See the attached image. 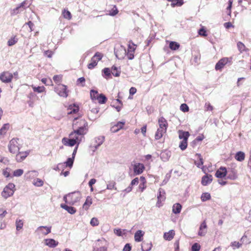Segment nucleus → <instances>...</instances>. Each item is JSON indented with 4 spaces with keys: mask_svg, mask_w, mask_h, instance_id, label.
Returning a JSON list of instances; mask_svg holds the SVG:
<instances>
[{
    "mask_svg": "<svg viewBox=\"0 0 251 251\" xmlns=\"http://www.w3.org/2000/svg\"><path fill=\"white\" fill-rule=\"evenodd\" d=\"M78 123H79V125L78 127H76V124H74L73 126L74 127L76 128V129H74V131L70 133V136H74V135L75 134L82 136L83 138L84 135L87 133V131H88L87 122L84 119H80Z\"/></svg>",
    "mask_w": 251,
    "mask_h": 251,
    "instance_id": "1",
    "label": "nucleus"
},
{
    "mask_svg": "<svg viewBox=\"0 0 251 251\" xmlns=\"http://www.w3.org/2000/svg\"><path fill=\"white\" fill-rule=\"evenodd\" d=\"M189 136L190 134L188 131L179 130L178 137L180 139H182L179 143V147L182 151H184L187 148V141Z\"/></svg>",
    "mask_w": 251,
    "mask_h": 251,
    "instance_id": "2",
    "label": "nucleus"
},
{
    "mask_svg": "<svg viewBox=\"0 0 251 251\" xmlns=\"http://www.w3.org/2000/svg\"><path fill=\"white\" fill-rule=\"evenodd\" d=\"M237 165L235 163H230L226 168L227 178L231 180H235L237 177Z\"/></svg>",
    "mask_w": 251,
    "mask_h": 251,
    "instance_id": "3",
    "label": "nucleus"
},
{
    "mask_svg": "<svg viewBox=\"0 0 251 251\" xmlns=\"http://www.w3.org/2000/svg\"><path fill=\"white\" fill-rule=\"evenodd\" d=\"M15 185L12 183H8L1 192V196L5 199L12 196L15 191Z\"/></svg>",
    "mask_w": 251,
    "mask_h": 251,
    "instance_id": "4",
    "label": "nucleus"
},
{
    "mask_svg": "<svg viewBox=\"0 0 251 251\" xmlns=\"http://www.w3.org/2000/svg\"><path fill=\"white\" fill-rule=\"evenodd\" d=\"M54 91L61 97L66 98L68 96L67 86L62 84H59L54 87Z\"/></svg>",
    "mask_w": 251,
    "mask_h": 251,
    "instance_id": "5",
    "label": "nucleus"
},
{
    "mask_svg": "<svg viewBox=\"0 0 251 251\" xmlns=\"http://www.w3.org/2000/svg\"><path fill=\"white\" fill-rule=\"evenodd\" d=\"M18 138H13L8 144L9 151L12 153H16L19 151L20 147L18 143Z\"/></svg>",
    "mask_w": 251,
    "mask_h": 251,
    "instance_id": "6",
    "label": "nucleus"
},
{
    "mask_svg": "<svg viewBox=\"0 0 251 251\" xmlns=\"http://www.w3.org/2000/svg\"><path fill=\"white\" fill-rule=\"evenodd\" d=\"M13 75L9 71H3L0 74V80L4 83H9L12 82Z\"/></svg>",
    "mask_w": 251,
    "mask_h": 251,
    "instance_id": "7",
    "label": "nucleus"
},
{
    "mask_svg": "<svg viewBox=\"0 0 251 251\" xmlns=\"http://www.w3.org/2000/svg\"><path fill=\"white\" fill-rule=\"evenodd\" d=\"M81 198V194L78 192H74L69 194V204L74 205L75 203L79 201Z\"/></svg>",
    "mask_w": 251,
    "mask_h": 251,
    "instance_id": "8",
    "label": "nucleus"
},
{
    "mask_svg": "<svg viewBox=\"0 0 251 251\" xmlns=\"http://www.w3.org/2000/svg\"><path fill=\"white\" fill-rule=\"evenodd\" d=\"M105 140L104 136H100L95 138L94 141L95 144L94 145H91L90 148H93V151H95L102 144Z\"/></svg>",
    "mask_w": 251,
    "mask_h": 251,
    "instance_id": "9",
    "label": "nucleus"
},
{
    "mask_svg": "<svg viewBox=\"0 0 251 251\" xmlns=\"http://www.w3.org/2000/svg\"><path fill=\"white\" fill-rule=\"evenodd\" d=\"M120 50L123 53V55H122L121 56H119V54H118V50H115V51H114V53H115V55L118 58H120L123 57V55L126 54V49L124 47H123V46H121V47H120ZM133 53H134V52H130V51H127V57H128V58L129 59L131 60V59H132L134 58Z\"/></svg>",
    "mask_w": 251,
    "mask_h": 251,
    "instance_id": "10",
    "label": "nucleus"
},
{
    "mask_svg": "<svg viewBox=\"0 0 251 251\" xmlns=\"http://www.w3.org/2000/svg\"><path fill=\"white\" fill-rule=\"evenodd\" d=\"M51 226H40L37 228L35 232L39 235H47L51 232Z\"/></svg>",
    "mask_w": 251,
    "mask_h": 251,
    "instance_id": "11",
    "label": "nucleus"
},
{
    "mask_svg": "<svg viewBox=\"0 0 251 251\" xmlns=\"http://www.w3.org/2000/svg\"><path fill=\"white\" fill-rule=\"evenodd\" d=\"M230 60L228 58L225 57L220 59L215 65V69L216 70H220L222 69L224 66Z\"/></svg>",
    "mask_w": 251,
    "mask_h": 251,
    "instance_id": "12",
    "label": "nucleus"
},
{
    "mask_svg": "<svg viewBox=\"0 0 251 251\" xmlns=\"http://www.w3.org/2000/svg\"><path fill=\"white\" fill-rule=\"evenodd\" d=\"M226 175V168L222 166L216 172L215 176L217 178H222L225 177Z\"/></svg>",
    "mask_w": 251,
    "mask_h": 251,
    "instance_id": "13",
    "label": "nucleus"
},
{
    "mask_svg": "<svg viewBox=\"0 0 251 251\" xmlns=\"http://www.w3.org/2000/svg\"><path fill=\"white\" fill-rule=\"evenodd\" d=\"M145 169V166L142 163H136L133 166V171L135 175H138L142 174Z\"/></svg>",
    "mask_w": 251,
    "mask_h": 251,
    "instance_id": "14",
    "label": "nucleus"
},
{
    "mask_svg": "<svg viewBox=\"0 0 251 251\" xmlns=\"http://www.w3.org/2000/svg\"><path fill=\"white\" fill-rule=\"evenodd\" d=\"M207 233V225L206 221H203L201 224L199 230L198 232V235L200 236H204Z\"/></svg>",
    "mask_w": 251,
    "mask_h": 251,
    "instance_id": "15",
    "label": "nucleus"
},
{
    "mask_svg": "<svg viewBox=\"0 0 251 251\" xmlns=\"http://www.w3.org/2000/svg\"><path fill=\"white\" fill-rule=\"evenodd\" d=\"M158 124L159 129L162 130L163 131H166L168 123L167 120L163 117L160 118L158 120Z\"/></svg>",
    "mask_w": 251,
    "mask_h": 251,
    "instance_id": "16",
    "label": "nucleus"
},
{
    "mask_svg": "<svg viewBox=\"0 0 251 251\" xmlns=\"http://www.w3.org/2000/svg\"><path fill=\"white\" fill-rule=\"evenodd\" d=\"M213 178L211 175L206 174L203 176L201 178V184L203 186H207L211 183L212 181Z\"/></svg>",
    "mask_w": 251,
    "mask_h": 251,
    "instance_id": "17",
    "label": "nucleus"
},
{
    "mask_svg": "<svg viewBox=\"0 0 251 251\" xmlns=\"http://www.w3.org/2000/svg\"><path fill=\"white\" fill-rule=\"evenodd\" d=\"M29 151L19 152L16 156V160L17 162H20L24 160L29 154Z\"/></svg>",
    "mask_w": 251,
    "mask_h": 251,
    "instance_id": "18",
    "label": "nucleus"
},
{
    "mask_svg": "<svg viewBox=\"0 0 251 251\" xmlns=\"http://www.w3.org/2000/svg\"><path fill=\"white\" fill-rule=\"evenodd\" d=\"M44 243L46 246L51 248L56 247L58 244V242L53 239H46L44 240Z\"/></svg>",
    "mask_w": 251,
    "mask_h": 251,
    "instance_id": "19",
    "label": "nucleus"
},
{
    "mask_svg": "<svg viewBox=\"0 0 251 251\" xmlns=\"http://www.w3.org/2000/svg\"><path fill=\"white\" fill-rule=\"evenodd\" d=\"M171 156V152L168 150L162 151L160 154V158L164 162L168 161Z\"/></svg>",
    "mask_w": 251,
    "mask_h": 251,
    "instance_id": "20",
    "label": "nucleus"
},
{
    "mask_svg": "<svg viewBox=\"0 0 251 251\" xmlns=\"http://www.w3.org/2000/svg\"><path fill=\"white\" fill-rule=\"evenodd\" d=\"M60 206L71 214H74L76 211V209L75 207L69 206L67 204L61 203Z\"/></svg>",
    "mask_w": 251,
    "mask_h": 251,
    "instance_id": "21",
    "label": "nucleus"
},
{
    "mask_svg": "<svg viewBox=\"0 0 251 251\" xmlns=\"http://www.w3.org/2000/svg\"><path fill=\"white\" fill-rule=\"evenodd\" d=\"M62 142L65 146H68L70 147H73L76 144V141L72 138L71 139H68L67 138L64 137L62 139Z\"/></svg>",
    "mask_w": 251,
    "mask_h": 251,
    "instance_id": "22",
    "label": "nucleus"
},
{
    "mask_svg": "<svg viewBox=\"0 0 251 251\" xmlns=\"http://www.w3.org/2000/svg\"><path fill=\"white\" fill-rule=\"evenodd\" d=\"M102 76L106 78V79L111 78V70H110L109 68H104L102 70Z\"/></svg>",
    "mask_w": 251,
    "mask_h": 251,
    "instance_id": "23",
    "label": "nucleus"
},
{
    "mask_svg": "<svg viewBox=\"0 0 251 251\" xmlns=\"http://www.w3.org/2000/svg\"><path fill=\"white\" fill-rule=\"evenodd\" d=\"M144 232L141 230H137L134 234V239L136 242H141L143 240Z\"/></svg>",
    "mask_w": 251,
    "mask_h": 251,
    "instance_id": "24",
    "label": "nucleus"
},
{
    "mask_svg": "<svg viewBox=\"0 0 251 251\" xmlns=\"http://www.w3.org/2000/svg\"><path fill=\"white\" fill-rule=\"evenodd\" d=\"M158 191L159 194L157 195V204H159V202L163 201L165 200V191L162 188H159Z\"/></svg>",
    "mask_w": 251,
    "mask_h": 251,
    "instance_id": "25",
    "label": "nucleus"
},
{
    "mask_svg": "<svg viewBox=\"0 0 251 251\" xmlns=\"http://www.w3.org/2000/svg\"><path fill=\"white\" fill-rule=\"evenodd\" d=\"M175 231L174 230H170L168 232H165L164 233V238L165 240L168 241H171L173 239L175 235Z\"/></svg>",
    "mask_w": 251,
    "mask_h": 251,
    "instance_id": "26",
    "label": "nucleus"
},
{
    "mask_svg": "<svg viewBox=\"0 0 251 251\" xmlns=\"http://www.w3.org/2000/svg\"><path fill=\"white\" fill-rule=\"evenodd\" d=\"M234 157L236 160L238 161L242 162L245 159V154L243 151H239L236 153Z\"/></svg>",
    "mask_w": 251,
    "mask_h": 251,
    "instance_id": "27",
    "label": "nucleus"
},
{
    "mask_svg": "<svg viewBox=\"0 0 251 251\" xmlns=\"http://www.w3.org/2000/svg\"><path fill=\"white\" fill-rule=\"evenodd\" d=\"M182 209L181 205L179 203H176L173 206V212L176 214L180 213Z\"/></svg>",
    "mask_w": 251,
    "mask_h": 251,
    "instance_id": "28",
    "label": "nucleus"
},
{
    "mask_svg": "<svg viewBox=\"0 0 251 251\" xmlns=\"http://www.w3.org/2000/svg\"><path fill=\"white\" fill-rule=\"evenodd\" d=\"M100 241V240H98L96 244V246L94 247L93 251H107V248L104 246H100L98 243Z\"/></svg>",
    "mask_w": 251,
    "mask_h": 251,
    "instance_id": "29",
    "label": "nucleus"
},
{
    "mask_svg": "<svg viewBox=\"0 0 251 251\" xmlns=\"http://www.w3.org/2000/svg\"><path fill=\"white\" fill-rule=\"evenodd\" d=\"M106 97L103 94H100L98 97L97 98V100L100 104H104L107 101Z\"/></svg>",
    "mask_w": 251,
    "mask_h": 251,
    "instance_id": "30",
    "label": "nucleus"
},
{
    "mask_svg": "<svg viewBox=\"0 0 251 251\" xmlns=\"http://www.w3.org/2000/svg\"><path fill=\"white\" fill-rule=\"evenodd\" d=\"M111 73L114 76L118 77L120 76L121 73L120 68L113 66L111 68Z\"/></svg>",
    "mask_w": 251,
    "mask_h": 251,
    "instance_id": "31",
    "label": "nucleus"
},
{
    "mask_svg": "<svg viewBox=\"0 0 251 251\" xmlns=\"http://www.w3.org/2000/svg\"><path fill=\"white\" fill-rule=\"evenodd\" d=\"M152 244L151 243L143 242L141 245V249L144 251H150L151 249Z\"/></svg>",
    "mask_w": 251,
    "mask_h": 251,
    "instance_id": "32",
    "label": "nucleus"
},
{
    "mask_svg": "<svg viewBox=\"0 0 251 251\" xmlns=\"http://www.w3.org/2000/svg\"><path fill=\"white\" fill-rule=\"evenodd\" d=\"M75 158L74 157H69L67 159V161L64 162L63 164L67 167L72 168L73 165Z\"/></svg>",
    "mask_w": 251,
    "mask_h": 251,
    "instance_id": "33",
    "label": "nucleus"
},
{
    "mask_svg": "<svg viewBox=\"0 0 251 251\" xmlns=\"http://www.w3.org/2000/svg\"><path fill=\"white\" fill-rule=\"evenodd\" d=\"M179 44L174 41H171L169 44V47L172 50H176L179 48Z\"/></svg>",
    "mask_w": 251,
    "mask_h": 251,
    "instance_id": "34",
    "label": "nucleus"
},
{
    "mask_svg": "<svg viewBox=\"0 0 251 251\" xmlns=\"http://www.w3.org/2000/svg\"><path fill=\"white\" fill-rule=\"evenodd\" d=\"M116 182L114 181H109L107 182L106 189L108 190L115 189L117 190V188L115 187Z\"/></svg>",
    "mask_w": 251,
    "mask_h": 251,
    "instance_id": "35",
    "label": "nucleus"
},
{
    "mask_svg": "<svg viewBox=\"0 0 251 251\" xmlns=\"http://www.w3.org/2000/svg\"><path fill=\"white\" fill-rule=\"evenodd\" d=\"M92 203V199L90 197H88L84 203L83 205V208L86 210L88 209L90 205Z\"/></svg>",
    "mask_w": 251,
    "mask_h": 251,
    "instance_id": "36",
    "label": "nucleus"
},
{
    "mask_svg": "<svg viewBox=\"0 0 251 251\" xmlns=\"http://www.w3.org/2000/svg\"><path fill=\"white\" fill-rule=\"evenodd\" d=\"M114 232L118 236H122L123 235L126 234V229H122L120 228L115 229Z\"/></svg>",
    "mask_w": 251,
    "mask_h": 251,
    "instance_id": "37",
    "label": "nucleus"
},
{
    "mask_svg": "<svg viewBox=\"0 0 251 251\" xmlns=\"http://www.w3.org/2000/svg\"><path fill=\"white\" fill-rule=\"evenodd\" d=\"M62 15L64 18L70 20L72 18V15L70 11L68 10L64 9L62 11Z\"/></svg>",
    "mask_w": 251,
    "mask_h": 251,
    "instance_id": "38",
    "label": "nucleus"
},
{
    "mask_svg": "<svg viewBox=\"0 0 251 251\" xmlns=\"http://www.w3.org/2000/svg\"><path fill=\"white\" fill-rule=\"evenodd\" d=\"M76 85L84 87L85 85V79L84 77L78 78L76 80Z\"/></svg>",
    "mask_w": 251,
    "mask_h": 251,
    "instance_id": "39",
    "label": "nucleus"
},
{
    "mask_svg": "<svg viewBox=\"0 0 251 251\" xmlns=\"http://www.w3.org/2000/svg\"><path fill=\"white\" fill-rule=\"evenodd\" d=\"M16 229L17 230H20L23 228V222L22 220L17 219L15 222Z\"/></svg>",
    "mask_w": 251,
    "mask_h": 251,
    "instance_id": "40",
    "label": "nucleus"
},
{
    "mask_svg": "<svg viewBox=\"0 0 251 251\" xmlns=\"http://www.w3.org/2000/svg\"><path fill=\"white\" fill-rule=\"evenodd\" d=\"M9 128V125L8 124H5L3 125L1 128L0 129V135L4 134L7 130Z\"/></svg>",
    "mask_w": 251,
    "mask_h": 251,
    "instance_id": "41",
    "label": "nucleus"
},
{
    "mask_svg": "<svg viewBox=\"0 0 251 251\" xmlns=\"http://www.w3.org/2000/svg\"><path fill=\"white\" fill-rule=\"evenodd\" d=\"M201 198L202 201H205L210 199L211 196L208 193H203L201 195Z\"/></svg>",
    "mask_w": 251,
    "mask_h": 251,
    "instance_id": "42",
    "label": "nucleus"
},
{
    "mask_svg": "<svg viewBox=\"0 0 251 251\" xmlns=\"http://www.w3.org/2000/svg\"><path fill=\"white\" fill-rule=\"evenodd\" d=\"M166 132V131H163L162 130L158 128L157 129L155 134V138L156 140L160 139L163 136V134Z\"/></svg>",
    "mask_w": 251,
    "mask_h": 251,
    "instance_id": "43",
    "label": "nucleus"
},
{
    "mask_svg": "<svg viewBox=\"0 0 251 251\" xmlns=\"http://www.w3.org/2000/svg\"><path fill=\"white\" fill-rule=\"evenodd\" d=\"M99 95L98 92L96 90H91L90 91V97L92 100H97Z\"/></svg>",
    "mask_w": 251,
    "mask_h": 251,
    "instance_id": "44",
    "label": "nucleus"
},
{
    "mask_svg": "<svg viewBox=\"0 0 251 251\" xmlns=\"http://www.w3.org/2000/svg\"><path fill=\"white\" fill-rule=\"evenodd\" d=\"M18 42V39L16 36H14L8 40L7 45L8 46H12L15 45Z\"/></svg>",
    "mask_w": 251,
    "mask_h": 251,
    "instance_id": "45",
    "label": "nucleus"
},
{
    "mask_svg": "<svg viewBox=\"0 0 251 251\" xmlns=\"http://www.w3.org/2000/svg\"><path fill=\"white\" fill-rule=\"evenodd\" d=\"M102 54L100 52H97L95 54V55L92 57V58L93 59V60H94L95 61H96V62H97V63H98V62L102 58Z\"/></svg>",
    "mask_w": 251,
    "mask_h": 251,
    "instance_id": "46",
    "label": "nucleus"
},
{
    "mask_svg": "<svg viewBox=\"0 0 251 251\" xmlns=\"http://www.w3.org/2000/svg\"><path fill=\"white\" fill-rule=\"evenodd\" d=\"M33 90L34 92H36L38 93H42L45 91L46 88L44 86H32Z\"/></svg>",
    "mask_w": 251,
    "mask_h": 251,
    "instance_id": "47",
    "label": "nucleus"
},
{
    "mask_svg": "<svg viewBox=\"0 0 251 251\" xmlns=\"http://www.w3.org/2000/svg\"><path fill=\"white\" fill-rule=\"evenodd\" d=\"M33 184L37 187H41L43 185V181L40 178H36L33 181Z\"/></svg>",
    "mask_w": 251,
    "mask_h": 251,
    "instance_id": "48",
    "label": "nucleus"
},
{
    "mask_svg": "<svg viewBox=\"0 0 251 251\" xmlns=\"http://www.w3.org/2000/svg\"><path fill=\"white\" fill-rule=\"evenodd\" d=\"M23 173H24L23 170L21 169H19L16 170L13 172V176L19 177V176H21L23 174Z\"/></svg>",
    "mask_w": 251,
    "mask_h": 251,
    "instance_id": "49",
    "label": "nucleus"
},
{
    "mask_svg": "<svg viewBox=\"0 0 251 251\" xmlns=\"http://www.w3.org/2000/svg\"><path fill=\"white\" fill-rule=\"evenodd\" d=\"M118 13V10L116 5H114L111 10L109 11V15L112 16H115Z\"/></svg>",
    "mask_w": 251,
    "mask_h": 251,
    "instance_id": "50",
    "label": "nucleus"
},
{
    "mask_svg": "<svg viewBox=\"0 0 251 251\" xmlns=\"http://www.w3.org/2000/svg\"><path fill=\"white\" fill-rule=\"evenodd\" d=\"M183 3V0H175L173 3H171V6L175 7L176 6H181Z\"/></svg>",
    "mask_w": 251,
    "mask_h": 251,
    "instance_id": "51",
    "label": "nucleus"
},
{
    "mask_svg": "<svg viewBox=\"0 0 251 251\" xmlns=\"http://www.w3.org/2000/svg\"><path fill=\"white\" fill-rule=\"evenodd\" d=\"M69 109L71 110V111L68 112L69 114H72V113H75L77 112H78V110H79L78 107L75 106V105H74V106H73L71 105H70Z\"/></svg>",
    "mask_w": 251,
    "mask_h": 251,
    "instance_id": "52",
    "label": "nucleus"
},
{
    "mask_svg": "<svg viewBox=\"0 0 251 251\" xmlns=\"http://www.w3.org/2000/svg\"><path fill=\"white\" fill-rule=\"evenodd\" d=\"M241 244H248L251 243V240L248 239L247 236L244 235L241 239Z\"/></svg>",
    "mask_w": 251,
    "mask_h": 251,
    "instance_id": "53",
    "label": "nucleus"
},
{
    "mask_svg": "<svg viewBox=\"0 0 251 251\" xmlns=\"http://www.w3.org/2000/svg\"><path fill=\"white\" fill-rule=\"evenodd\" d=\"M171 171L169 173H167L165 176V178L163 180L162 183H161V185H165L168 182V181L169 180L170 177H171Z\"/></svg>",
    "mask_w": 251,
    "mask_h": 251,
    "instance_id": "54",
    "label": "nucleus"
},
{
    "mask_svg": "<svg viewBox=\"0 0 251 251\" xmlns=\"http://www.w3.org/2000/svg\"><path fill=\"white\" fill-rule=\"evenodd\" d=\"M79 135L74 134V136H70L71 138H72L74 140H75L76 141V143L78 145L81 142V139L82 138V136L79 137Z\"/></svg>",
    "mask_w": 251,
    "mask_h": 251,
    "instance_id": "55",
    "label": "nucleus"
},
{
    "mask_svg": "<svg viewBox=\"0 0 251 251\" xmlns=\"http://www.w3.org/2000/svg\"><path fill=\"white\" fill-rule=\"evenodd\" d=\"M198 158L199 159V162L198 163L196 162V165L198 167L201 168L203 164V160L201 154H198Z\"/></svg>",
    "mask_w": 251,
    "mask_h": 251,
    "instance_id": "56",
    "label": "nucleus"
},
{
    "mask_svg": "<svg viewBox=\"0 0 251 251\" xmlns=\"http://www.w3.org/2000/svg\"><path fill=\"white\" fill-rule=\"evenodd\" d=\"M53 81L56 83H60L62 80V76L60 75H55L53 77Z\"/></svg>",
    "mask_w": 251,
    "mask_h": 251,
    "instance_id": "57",
    "label": "nucleus"
},
{
    "mask_svg": "<svg viewBox=\"0 0 251 251\" xmlns=\"http://www.w3.org/2000/svg\"><path fill=\"white\" fill-rule=\"evenodd\" d=\"M90 224L91 226H97L99 224V222L98 219L97 218H93L90 221Z\"/></svg>",
    "mask_w": 251,
    "mask_h": 251,
    "instance_id": "58",
    "label": "nucleus"
},
{
    "mask_svg": "<svg viewBox=\"0 0 251 251\" xmlns=\"http://www.w3.org/2000/svg\"><path fill=\"white\" fill-rule=\"evenodd\" d=\"M242 245L241 243L239 242H237L236 241L232 242L230 244V246L233 248V249H235L236 248H239L241 247Z\"/></svg>",
    "mask_w": 251,
    "mask_h": 251,
    "instance_id": "59",
    "label": "nucleus"
},
{
    "mask_svg": "<svg viewBox=\"0 0 251 251\" xmlns=\"http://www.w3.org/2000/svg\"><path fill=\"white\" fill-rule=\"evenodd\" d=\"M200 249V245L198 243H195L192 245L191 250L192 251H199Z\"/></svg>",
    "mask_w": 251,
    "mask_h": 251,
    "instance_id": "60",
    "label": "nucleus"
},
{
    "mask_svg": "<svg viewBox=\"0 0 251 251\" xmlns=\"http://www.w3.org/2000/svg\"><path fill=\"white\" fill-rule=\"evenodd\" d=\"M2 174L6 177H9L10 176V169L7 168L6 169L3 170L2 171Z\"/></svg>",
    "mask_w": 251,
    "mask_h": 251,
    "instance_id": "61",
    "label": "nucleus"
},
{
    "mask_svg": "<svg viewBox=\"0 0 251 251\" xmlns=\"http://www.w3.org/2000/svg\"><path fill=\"white\" fill-rule=\"evenodd\" d=\"M97 64L98 63H97V62H96V61H95L94 60H93V59L92 58L91 62L88 64V68L89 69H92L97 65Z\"/></svg>",
    "mask_w": 251,
    "mask_h": 251,
    "instance_id": "62",
    "label": "nucleus"
},
{
    "mask_svg": "<svg viewBox=\"0 0 251 251\" xmlns=\"http://www.w3.org/2000/svg\"><path fill=\"white\" fill-rule=\"evenodd\" d=\"M131 43L132 45H131L130 43L128 45L127 51L134 52L136 45L132 42H131Z\"/></svg>",
    "mask_w": 251,
    "mask_h": 251,
    "instance_id": "63",
    "label": "nucleus"
},
{
    "mask_svg": "<svg viewBox=\"0 0 251 251\" xmlns=\"http://www.w3.org/2000/svg\"><path fill=\"white\" fill-rule=\"evenodd\" d=\"M180 110L183 112H187L189 110V107L188 105L185 103L181 104L180 106Z\"/></svg>",
    "mask_w": 251,
    "mask_h": 251,
    "instance_id": "64",
    "label": "nucleus"
}]
</instances>
